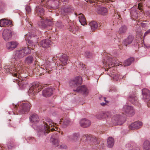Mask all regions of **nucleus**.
<instances>
[{"label":"nucleus","instance_id":"nucleus-26","mask_svg":"<svg viewBox=\"0 0 150 150\" xmlns=\"http://www.w3.org/2000/svg\"><path fill=\"white\" fill-rule=\"evenodd\" d=\"M12 25V22L6 19H2L0 20V26L3 27L6 25Z\"/></svg>","mask_w":150,"mask_h":150},{"label":"nucleus","instance_id":"nucleus-64","mask_svg":"<svg viewBox=\"0 0 150 150\" xmlns=\"http://www.w3.org/2000/svg\"><path fill=\"white\" fill-rule=\"evenodd\" d=\"M8 113H9V114H11V113H10V112H8Z\"/></svg>","mask_w":150,"mask_h":150},{"label":"nucleus","instance_id":"nucleus-62","mask_svg":"<svg viewBox=\"0 0 150 150\" xmlns=\"http://www.w3.org/2000/svg\"><path fill=\"white\" fill-rule=\"evenodd\" d=\"M122 1H123L124 2H126V1L127 0H122Z\"/></svg>","mask_w":150,"mask_h":150},{"label":"nucleus","instance_id":"nucleus-45","mask_svg":"<svg viewBox=\"0 0 150 150\" xmlns=\"http://www.w3.org/2000/svg\"><path fill=\"white\" fill-rule=\"evenodd\" d=\"M134 145V144L133 143H128L126 144V147L129 149H132L133 146Z\"/></svg>","mask_w":150,"mask_h":150},{"label":"nucleus","instance_id":"nucleus-23","mask_svg":"<svg viewBox=\"0 0 150 150\" xmlns=\"http://www.w3.org/2000/svg\"><path fill=\"white\" fill-rule=\"evenodd\" d=\"M134 38L133 36L130 35L128 36L126 38L124 39L123 41V44L127 47L128 45L132 43Z\"/></svg>","mask_w":150,"mask_h":150},{"label":"nucleus","instance_id":"nucleus-41","mask_svg":"<svg viewBox=\"0 0 150 150\" xmlns=\"http://www.w3.org/2000/svg\"><path fill=\"white\" fill-rule=\"evenodd\" d=\"M103 112H98L96 115V117L98 119L101 120L104 118Z\"/></svg>","mask_w":150,"mask_h":150},{"label":"nucleus","instance_id":"nucleus-58","mask_svg":"<svg viewBox=\"0 0 150 150\" xmlns=\"http://www.w3.org/2000/svg\"><path fill=\"white\" fill-rule=\"evenodd\" d=\"M108 102V101H107L106 100V102H105V103H100V104L102 106H104L106 104V103H107Z\"/></svg>","mask_w":150,"mask_h":150},{"label":"nucleus","instance_id":"nucleus-54","mask_svg":"<svg viewBox=\"0 0 150 150\" xmlns=\"http://www.w3.org/2000/svg\"><path fill=\"white\" fill-rule=\"evenodd\" d=\"M148 34H150V29L147 30L144 34V37H145Z\"/></svg>","mask_w":150,"mask_h":150},{"label":"nucleus","instance_id":"nucleus-8","mask_svg":"<svg viewBox=\"0 0 150 150\" xmlns=\"http://www.w3.org/2000/svg\"><path fill=\"white\" fill-rule=\"evenodd\" d=\"M30 105L28 103H22L18 111L19 114H21L27 112L30 110Z\"/></svg>","mask_w":150,"mask_h":150},{"label":"nucleus","instance_id":"nucleus-9","mask_svg":"<svg viewBox=\"0 0 150 150\" xmlns=\"http://www.w3.org/2000/svg\"><path fill=\"white\" fill-rule=\"evenodd\" d=\"M122 111L126 114L130 116H132L134 113L133 108L128 105H125L123 106Z\"/></svg>","mask_w":150,"mask_h":150},{"label":"nucleus","instance_id":"nucleus-11","mask_svg":"<svg viewBox=\"0 0 150 150\" xmlns=\"http://www.w3.org/2000/svg\"><path fill=\"white\" fill-rule=\"evenodd\" d=\"M80 135L78 133H73L71 135H68L67 138V140L71 142L75 143L79 139Z\"/></svg>","mask_w":150,"mask_h":150},{"label":"nucleus","instance_id":"nucleus-15","mask_svg":"<svg viewBox=\"0 0 150 150\" xmlns=\"http://www.w3.org/2000/svg\"><path fill=\"white\" fill-rule=\"evenodd\" d=\"M40 21L38 23V26L42 29H44L47 28V23L49 22L48 25H51L52 24V23L49 20L45 21L43 20L42 18H41Z\"/></svg>","mask_w":150,"mask_h":150},{"label":"nucleus","instance_id":"nucleus-2","mask_svg":"<svg viewBox=\"0 0 150 150\" xmlns=\"http://www.w3.org/2000/svg\"><path fill=\"white\" fill-rule=\"evenodd\" d=\"M21 67L20 65L18 64L17 66L7 65L5 66L4 69L6 73H9L14 76L16 77L18 79H15L18 81V85L20 87L24 88L26 86V81H22L20 78V73L21 72Z\"/></svg>","mask_w":150,"mask_h":150},{"label":"nucleus","instance_id":"nucleus-50","mask_svg":"<svg viewBox=\"0 0 150 150\" xmlns=\"http://www.w3.org/2000/svg\"><path fill=\"white\" fill-rule=\"evenodd\" d=\"M149 93V91L146 88H144L142 90V94H148Z\"/></svg>","mask_w":150,"mask_h":150},{"label":"nucleus","instance_id":"nucleus-39","mask_svg":"<svg viewBox=\"0 0 150 150\" xmlns=\"http://www.w3.org/2000/svg\"><path fill=\"white\" fill-rule=\"evenodd\" d=\"M61 122H62L63 124L64 127H66L69 125L70 121L69 118H66L64 119L60 120Z\"/></svg>","mask_w":150,"mask_h":150},{"label":"nucleus","instance_id":"nucleus-49","mask_svg":"<svg viewBox=\"0 0 150 150\" xmlns=\"http://www.w3.org/2000/svg\"><path fill=\"white\" fill-rule=\"evenodd\" d=\"M25 8L26 11V13H29L30 12L31 9L29 6H26Z\"/></svg>","mask_w":150,"mask_h":150},{"label":"nucleus","instance_id":"nucleus-40","mask_svg":"<svg viewBox=\"0 0 150 150\" xmlns=\"http://www.w3.org/2000/svg\"><path fill=\"white\" fill-rule=\"evenodd\" d=\"M22 50L23 53H24V54L25 56L27 54H30L31 52L30 49L28 47L23 48Z\"/></svg>","mask_w":150,"mask_h":150},{"label":"nucleus","instance_id":"nucleus-55","mask_svg":"<svg viewBox=\"0 0 150 150\" xmlns=\"http://www.w3.org/2000/svg\"><path fill=\"white\" fill-rule=\"evenodd\" d=\"M99 99L100 100H104L105 102H106V98L105 97H103L102 96L99 97Z\"/></svg>","mask_w":150,"mask_h":150},{"label":"nucleus","instance_id":"nucleus-53","mask_svg":"<svg viewBox=\"0 0 150 150\" xmlns=\"http://www.w3.org/2000/svg\"><path fill=\"white\" fill-rule=\"evenodd\" d=\"M40 1L41 2L40 4L42 5L43 4V5L45 4L47 1V0H40Z\"/></svg>","mask_w":150,"mask_h":150},{"label":"nucleus","instance_id":"nucleus-14","mask_svg":"<svg viewBox=\"0 0 150 150\" xmlns=\"http://www.w3.org/2000/svg\"><path fill=\"white\" fill-rule=\"evenodd\" d=\"M143 123L141 122L136 121L132 123L129 126V128L130 129L134 130L137 129L141 127Z\"/></svg>","mask_w":150,"mask_h":150},{"label":"nucleus","instance_id":"nucleus-19","mask_svg":"<svg viewBox=\"0 0 150 150\" xmlns=\"http://www.w3.org/2000/svg\"><path fill=\"white\" fill-rule=\"evenodd\" d=\"M67 27L69 30L73 33H75L78 29V28L75 26L74 23L71 21L69 23Z\"/></svg>","mask_w":150,"mask_h":150},{"label":"nucleus","instance_id":"nucleus-44","mask_svg":"<svg viewBox=\"0 0 150 150\" xmlns=\"http://www.w3.org/2000/svg\"><path fill=\"white\" fill-rule=\"evenodd\" d=\"M55 25L57 27L59 28H62L64 26V25L60 22H57L55 24Z\"/></svg>","mask_w":150,"mask_h":150},{"label":"nucleus","instance_id":"nucleus-12","mask_svg":"<svg viewBox=\"0 0 150 150\" xmlns=\"http://www.w3.org/2000/svg\"><path fill=\"white\" fill-rule=\"evenodd\" d=\"M12 32L11 30L5 29L3 31L2 36L4 39L6 41H8L11 39Z\"/></svg>","mask_w":150,"mask_h":150},{"label":"nucleus","instance_id":"nucleus-31","mask_svg":"<svg viewBox=\"0 0 150 150\" xmlns=\"http://www.w3.org/2000/svg\"><path fill=\"white\" fill-rule=\"evenodd\" d=\"M54 89L51 88H48L44 89L42 92V94H53L54 93Z\"/></svg>","mask_w":150,"mask_h":150},{"label":"nucleus","instance_id":"nucleus-33","mask_svg":"<svg viewBox=\"0 0 150 150\" xmlns=\"http://www.w3.org/2000/svg\"><path fill=\"white\" fill-rule=\"evenodd\" d=\"M89 25L91 27V30L93 31L96 29L98 26L97 23L94 21L91 22L89 23Z\"/></svg>","mask_w":150,"mask_h":150},{"label":"nucleus","instance_id":"nucleus-30","mask_svg":"<svg viewBox=\"0 0 150 150\" xmlns=\"http://www.w3.org/2000/svg\"><path fill=\"white\" fill-rule=\"evenodd\" d=\"M142 97L144 101L148 102L147 105L148 106L150 107V94H142Z\"/></svg>","mask_w":150,"mask_h":150},{"label":"nucleus","instance_id":"nucleus-46","mask_svg":"<svg viewBox=\"0 0 150 150\" xmlns=\"http://www.w3.org/2000/svg\"><path fill=\"white\" fill-rule=\"evenodd\" d=\"M45 64H44L43 66L42 65V67H41V68L42 69H43L44 70H45L46 73L48 72L49 73V71H48V69H47V67H48V65L47 64V65H45Z\"/></svg>","mask_w":150,"mask_h":150},{"label":"nucleus","instance_id":"nucleus-17","mask_svg":"<svg viewBox=\"0 0 150 150\" xmlns=\"http://www.w3.org/2000/svg\"><path fill=\"white\" fill-rule=\"evenodd\" d=\"M35 11L36 13L40 16V18H42L41 16L45 13V10L43 7L41 6H36L35 9Z\"/></svg>","mask_w":150,"mask_h":150},{"label":"nucleus","instance_id":"nucleus-63","mask_svg":"<svg viewBox=\"0 0 150 150\" xmlns=\"http://www.w3.org/2000/svg\"><path fill=\"white\" fill-rule=\"evenodd\" d=\"M14 106H15L16 108V107L17 106V105H14Z\"/></svg>","mask_w":150,"mask_h":150},{"label":"nucleus","instance_id":"nucleus-3","mask_svg":"<svg viewBox=\"0 0 150 150\" xmlns=\"http://www.w3.org/2000/svg\"><path fill=\"white\" fill-rule=\"evenodd\" d=\"M82 82V79L81 76L76 77L74 79L70 81L69 85L72 88H76L73 91L77 93H88V91L86 87L84 86H80Z\"/></svg>","mask_w":150,"mask_h":150},{"label":"nucleus","instance_id":"nucleus-27","mask_svg":"<svg viewBox=\"0 0 150 150\" xmlns=\"http://www.w3.org/2000/svg\"><path fill=\"white\" fill-rule=\"evenodd\" d=\"M51 42L48 39H44L40 42V45L43 48L49 47L51 44Z\"/></svg>","mask_w":150,"mask_h":150},{"label":"nucleus","instance_id":"nucleus-7","mask_svg":"<svg viewBox=\"0 0 150 150\" xmlns=\"http://www.w3.org/2000/svg\"><path fill=\"white\" fill-rule=\"evenodd\" d=\"M112 123L115 125H121L125 122L124 118L119 114L114 115L112 118Z\"/></svg>","mask_w":150,"mask_h":150},{"label":"nucleus","instance_id":"nucleus-35","mask_svg":"<svg viewBox=\"0 0 150 150\" xmlns=\"http://www.w3.org/2000/svg\"><path fill=\"white\" fill-rule=\"evenodd\" d=\"M144 150H150V143L148 140L144 142L143 145Z\"/></svg>","mask_w":150,"mask_h":150},{"label":"nucleus","instance_id":"nucleus-16","mask_svg":"<svg viewBox=\"0 0 150 150\" xmlns=\"http://www.w3.org/2000/svg\"><path fill=\"white\" fill-rule=\"evenodd\" d=\"M18 45V43L17 42L12 41L7 42L6 44V47L8 50L11 51L16 47Z\"/></svg>","mask_w":150,"mask_h":150},{"label":"nucleus","instance_id":"nucleus-36","mask_svg":"<svg viewBox=\"0 0 150 150\" xmlns=\"http://www.w3.org/2000/svg\"><path fill=\"white\" fill-rule=\"evenodd\" d=\"M33 57L32 56L29 55L25 58V61L26 63L29 65L33 62Z\"/></svg>","mask_w":150,"mask_h":150},{"label":"nucleus","instance_id":"nucleus-29","mask_svg":"<svg viewBox=\"0 0 150 150\" xmlns=\"http://www.w3.org/2000/svg\"><path fill=\"white\" fill-rule=\"evenodd\" d=\"M138 13L137 10L134 8H132L130 11V16L132 18H137L138 17Z\"/></svg>","mask_w":150,"mask_h":150},{"label":"nucleus","instance_id":"nucleus-42","mask_svg":"<svg viewBox=\"0 0 150 150\" xmlns=\"http://www.w3.org/2000/svg\"><path fill=\"white\" fill-rule=\"evenodd\" d=\"M74 64L76 65L77 67H79L81 69L84 68V65H83L82 62H80L79 61L76 62Z\"/></svg>","mask_w":150,"mask_h":150},{"label":"nucleus","instance_id":"nucleus-22","mask_svg":"<svg viewBox=\"0 0 150 150\" xmlns=\"http://www.w3.org/2000/svg\"><path fill=\"white\" fill-rule=\"evenodd\" d=\"M22 50L16 51L14 55V58L16 60L23 57L25 56Z\"/></svg>","mask_w":150,"mask_h":150},{"label":"nucleus","instance_id":"nucleus-6","mask_svg":"<svg viewBox=\"0 0 150 150\" xmlns=\"http://www.w3.org/2000/svg\"><path fill=\"white\" fill-rule=\"evenodd\" d=\"M117 63L115 58L109 56H106L103 61L104 65L108 68L113 67L115 66V65L117 66Z\"/></svg>","mask_w":150,"mask_h":150},{"label":"nucleus","instance_id":"nucleus-10","mask_svg":"<svg viewBox=\"0 0 150 150\" xmlns=\"http://www.w3.org/2000/svg\"><path fill=\"white\" fill-rule=\"evenodd\" d=\"M48 8L56 9L59 8V0H49L48 2Z\"/></svg>","mask_w":150,"mask_h":150},{"label":"nucleus","instance_id":"nucleus-18","mask_svg":"<svg viewBox=\"0 0 150 150\" xmlns=\"http://www.w3.org/2000/svg\"><path fill=\"white\" fill-rule=\"evenodd\" d=\"M73 11V8L70 6L63 7L61 9L62 14L64 15L68 14Z\"/></svg>","mask_w":150,"mask_h":150},{"label":"nucleus","instance_id":"nucleus-38","mask_svg":"<svg viewBox=\"0 0 150 150\" xmlns=\"http://www.w3.org/2000/svg\"><path fill=\"white\" fill-rule=\"evenodd\" d=\"M127 29V27L126 26L123 25L119 28L118 33L120 34H123L125 33Z\"/></svg>","mask_w":150,"mask_h":150},{"label":"nucleus","instance_id":"nucleus-28","mask_svg":"<svg viewBox=\"0 0 150 150\" xmlns=\"http://www.w3.org/2000/svg\"><path fill=\"white\" fill-rule=\"evenodd\" d=\"M129 100L134 105H136L137 102V98L135 96V94H130L129 96Z\"/></svg>","mask_w":150,"mask_h":150},{"label":"nucleus","instance_id":"nucleus-51","mask_svg":"<svg viewBox=\"0 0 150 150\" xmlns=\"http://www.w3.org/2000/svg\"><path fill=\"white\" fill-rule=\"evenodd\" d=\"M85 56L87 58H89L91 57V54L89 52L86 51L85 52Z\"/></svg>","mask_w":150,"mask_h":150},{"label":"nucleus","instance_id":"nucleus-34","mask_svg":"<svg viewBox=\"0 0 150 150\" xmlns=\"http://www.w3.org/2000/svg\"><path fill=\"white\" fill-rule=\"evenodd\" d=\"M134 59L133 57L130 58L125 61L123 63V65L125 66H127L130 65L132 62L134 60Z\"/></svg>","mask_w":150,"mask_h":150},{"label":"nucleus","instance_id":"nucleus-1","mask_svg":"<svg viewBox=\"0 0 150 150\" xmlns=\"http://www.w3.org/2000/svg\"><path fill=\"white\" fill-rule=\"evenodd\" d=\"M30 121L33 123V127L35 130L38 131V134L40 136L41 135L46 136L50 130L52 131L54 129L52 127L54 125L52 121L50 119L47 118L45 119V122H44L43 126L42 127H38L36 125L39 122V119L38 116L36 114H33L30 117Z\"/></svg>","mask_w":150,"mask_h":150},{"label":"nucleus","instance_id":"nucleus-24","mask_svg":"<svg viewBox=\"0 0 150 150\" xmlns=\"http://www.w3.org/2000/svg\"><path fill=\"white\" fill-rule=\"evenodd\" d=\"M80 125L83 127H88L91 124L90 121L86 119H82L80 122Z\"/></svg>","mask_w":150,"mask_h":150},{"label":"nucleus","instance_id":"nucleus-47","mask_svg":"<svg viewBox=\"0 0 150 150\" xmlns=\"http://www.w3.org/2000/svg\"><path fill=\"white\" fill-rule=\"evenodd\" d=\"M57 133L58 132L55 131L54 133L52 134L51 138H52V137L53 138H57L58 137Z\"/></svg>","mask_w":150,"mask_h":150},{"label":"nucleus","instance_id":"nucleus-56","mask_svg":"<svg viewBox=\"0 0 150 150\" xmlns=\"http://www.w3.org/2000/svg\"><path fill=\"white\" fill-rule=\"evenodd\" d=\"M42 96L45 97H48L50 96L51 94H41Z\"/></svg>","mask_w":150,"mask_h":150},{"label":"nucleus","instance_id":"nucleus-13","mask_svg":"<svg viewBox=\"0 0 150 150\" xmlns=\"http://www.w3.org/2000/svg\"><path fill=\"white\" fill-rule=\"evenodd\" d=\"M84 137L86 139V141L89 143L94 144L95 145H96L97 147L98 146V142L96 137L91 136H89L87 134L84 135Z\"/></svg>","mask_w":150,"mask_h":150},{"label":"nucleus","instance_id":"nucleus-43","mask_svg":"<svg viewBox=\"0 0 150 150\" xmlns=\"http://www.w3.org/2000/svg\"><path fill=\"white\" fill-rule=\"evenodd\" d=\"M104 118H109L111 116L110 112H103Z\"/></svg>","mask_w":150,"mask_h":150},{"label":"nucleus","instance_id":"nucleus-20","mask_svg":"<svg viewBox=\"0 0 150 150\" xmlns=\"http://www.w3.org/2000/svg\"><path fill=\"white\" fill-rule=\"evenodd\" d=\"M95 10L96 11L97 13L98 14L105 15L107 13V9L104 7H102L98 6L96 7Z\"/></svg>","mask_w":150,"mask_h":150},{"label":"nucleus","instance_id":"nucleus-48","mask_svg":"<svg viewBox=\"0 0 150 150\" xmlns=\"http://www.w3.org/2000/svg\"><path fill=\"white\" fill-rule=\"evenodd\" d=\"M58 148H59L61 149H66L67 148V146L66 145L64 144H62L61 145H58V146H57Z\"/></svg>","mask_w":150,"mask_h":150},{"label":"nucleus","instance_id":"nucleus-60","mask_svg":"<svg viewBox=\"0 0 150 150\" xmlns=\"http://www.w3.org/2000/svg\"><path fill=\"white\" fill-rule=\"evenodd\" d=\"M68 0H61L62 2H65L68 1Z\"/></svg>","mask_w":150,"mask_h":150},{"label":"nucleus","instance_id":"nucleus-57","mask_svg":"<svg viewBox=\"0 0 150 150\" xmlns=\"http://www.w3.org/2000/svg\"><path fill=\"white\" fill-rule=\"evenodd\" d=\"M141 25L143 27H145L147 26V24L146 23H141Z\"/></svg>","mask_w":150,"mask_h":150},{"label":"nucleus","instance_id":"nucleus-59","mask_svg":"<svg viewBox=\"0 0 150 150\" xmlns=\"http://www.w3.org/2000/svg\"><path fill=\"white\" fill-rule=\"evenodd\" d=\"M133 150H140V149L139 147H137L134 148Z\"/></svg>","mask_w":150,"mask_h":150},{"label":"nucleus","instance_id":"nucleus-52","mask_svg":"<svg viewBox=\"0 0 150 150\" xmlns=\"http://www.w3.org/2000/svg\"><path fill=\"white\" fill-rule=\"evenodd\" d=\"M113 78L114 81H117L119 78V76L118 74H115V75L113 76Z\"/></svg>","mask_w":150,"mask_h":150},{"label":"nucleus","instance_id":"nucleus-4","mask_svg":"<svg viewBox=\"0 0 150 150\" xmlns=\"http://www.w3.org/2000/svg\"><path fill=\"white\" fill-rule=\"evenodd\" d=\"M25 38L26 40H27V45L28 46L32 47L34 48L38 41V37L34 34H31L30 33L27 34L25 36Z\"/></svg>","mask_w":150,"mask_h":150},{"label":"nucleus","instance_id":"nucleus-25","mask_svg":"<svg viewBox=\"0 0 150 150\" xmlns=\"http://www.w3.org/2000/svg\"><path fill=\"white\" fill-rule=\"evenodd\" d=\"M59 59L61 63L62 64V66H65L67 64L68 58L67 55L63 54L59 57Z\"/></svg>","mask_w":150,"mask_h":150},{"label":"nucleus","instance_id":"nucleus-37","mask_svg":"<svg viewBox=\"0 0 150 150\" xmlns=\"http://www.w3.org/2000/svg\"><path fill=\"white\" fill-rule=\"evenodd\" d=\"M50 141L54 147H57L58 146L59 142L56 138H51Z\"/></svg>","mask_w":150,"mask_h":150},{"label":"nucleus","instance_id":"nucleus-32","mask_svg":"<svg viewBox=\"0 0 150 150\" xmlns=\"http://www.w3.org/2000/svg\"><path fill=\"white\" fill-rule=\"evenodd\" d=\"M107 144L108 147H112L114 144V140L112 137H109L107 139Z\"/></svg>","mask_w":150,"mask_h":150},{"label":"nucleus","instance_id":"nucleus-21","mask_svg":"<svg viewBox=\"0 0 150 150\" xmlns=\"http://www.w3.org/2000/svg\"><path fill=\"white\" fill-rule=\"evenodd\" d=\"M75 14L76 16H78L79 20L82 25H84L86 24V20L83 14L81 13L78 14L75 13Z\"/></svg>","mask_w":150,"mask_h":150},{"label":"nucleus","instance_id":"nucleus-5","mask_svg":"<svg viewBox=\"0 0 150 150\" xmlns=\"http://www.w3.org/2000/svg\"><path fill=\"white\" fill-rule=\"evenodd\" d=\"M30 87L28 93L29 94H36L40 93L41 91L40 88L42 86L38 82H35L32 83Z\"/></svg>","mask_w":150,"mask_h":150},{"label":"nucleus","instance_id":"nucleus-61","mask_svg":"<svg viewBox=\"0 0 150 150\" xmlns=\"http://www.w3.org/2000/svg\"><path fill=\"white\" fill-rule=\"evenodd\" d=\"M26 20V21L27 22H28V24L30 25V26H31V24L29 23V22L28 21V19H27Z\"/></svg>","mask_w":150,"mask_h":150}]
</instances>
